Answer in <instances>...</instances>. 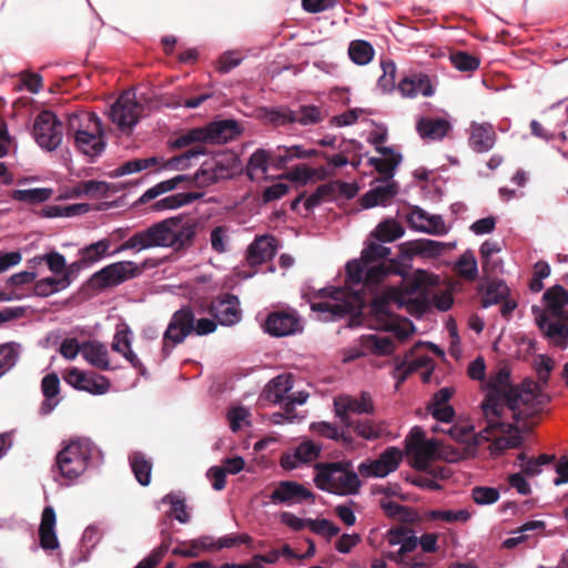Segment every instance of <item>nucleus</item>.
I'll use <instances>...</instances> for the list:
<instances>
[{
  "label": "nucleus",
  "instance_id": "nucleus-1",
  "mask_svg": "<svg viewBox=\"0 0 568 568\" xmlns=\"http://www.w3.org/2000/svg\"><path fill=\"white\" fill-rule=\"evenodd\" d=\"M390 248L381 243H369L358 260L349 261L344 287L321 291L324 301L313 303L311 308L322 321H335L346 314L359 312L365 305V293H373L386 276L397 274V264L388 258Z\"/></svg>",
  "mask_w": 568,
  "mask_h": 568
},
{
  "label": "nucleus",
  "instance_id": "nucleus-2",
  "mask_svg": "<svg viewBox=\"0 0 568 568\" xmlns=\"http://www.w3.org/2000/svg\"><path fill=\"white\" fill-rule=\"evenodd\" d=\"M548 402V395L532 381L501 387L499 371V453L504 449L519 448L524 443L521 428L507 423L506 419L511 418L516 423L525 420L541 412Z\"/></svg>",
  "mask_w": 568,
  "mask_h": 568
},
{
  "label": "nucleus",
  "instance_id": "nucleus-3",
  "mask_svg": "<svg viewBox=\"0 0 568 568\" xmlns=\"http://www.w3.org/2000/svg\"><path fill=\"white\" fill-rule=\"evenodd\" d=\"M197 226V220L194 217L172 216L134 233L119 246L116 252L128 250L141 252L152 247H170L175 252L183 251L192 246Z\"/></svg>",
  "mask_w": 568,
  "mask_h": 568
},
{
  "label": "nucleus",
  "instance_id": "nucleus-4",
  "mask_svg": "<svg viewBox=\"0 0 568 568\" xmlns=\"http://www.w3.org/2000/svg\"><path fill=\"white\" fill-rule=\"evenodd\" d=\"M239 170V161L234 153L224 152L205 160L196 173L191 178L179 174L170 180L162 181L148 189L139 199V203L145 204L158 196L178 187L184 181L193 182L200 187L209 186L220 180L233 176Z\"/></svg>",
  "mask_w": 568,
  "mask_h": 568
},
{
  "label": "nucleus",
  "instance_id": "nucleus-5",
  "mask_svg": "<svg viewBox=\"0 0 568 568\" xmlns=\"http://www.w3.org/2000/svg\"><path fill=\"white\" fill-rule=\"evenodd\" d=\"M408 301L407 293L396 285H387L371 305L366 320L367 325L377 331L392 333L398 342H404L414 332L412 321L402 318L393 313V307H403Z\"/></svg>",
  "mask_w": 568,
  "mask_h": 568
},
{
  "label": "nucleus",
  "instance_id": "nucleus-6",
  "mask_svg": "<svg viewBox=\"0 0 568 568\" xmlns=\"http://www.w3.org/2000/svg\"><path fill=\"white\" fill-rule=\"evenodd\" d=\"M429 414L437 422L436 425L432 426L433 433H443L457 443L466 444L473 440L476 446H479L483 443H489L488 448L491 455L497 450V426L494 427V430L491 429L486 432V423L480 418V422L485 424V426L477 435H474L473 426L465 424H452L455 418V410L453 406L435 408V412Z\"/></svg>",
  "mask_w": 568,
  "mask_h": 568
},
{
  "label": "nucleus",
  "instance_id": "nucleus-7",
  "mask_svg": "<svg viewBox=\"0 0 568 568\" xmlns=\"http://www.w3.org/2000/svg\"><path fill=\"white\" fill-rule=\"evenodd\" d=\"M384 542L388 547H398L396 550H385L384 556L403 568H432L434 564L425 554L412 555L418 546V538L407 528L389 529L384 536Z\"/></svg>",
  "mask_w": 568,
  "mask_h": 568
},
{
  "label": "nucleus",
  "instance_id": "nucleus-8",
  "mask_svg": "<svg viewBox=\"0 0 568 568\" xmlns=\"http://www.w3.org/2000/svg\"><path fill=\"white\" fill-rule=\"evenodd\" d=\"M314 481L320 489L336 495H353L361 487L358 474L348 460L317 464Z\"/></svg>",
  "mask_w": 568,
  "mask_h": 568
},
{
  "label": "nucleus",
  "instance_id": "nucleus-9",
  "mask_svg": "<svg viewBox=\"0 0 568 568\" xmlns=\"http://www.w3.org/2000/svg\"><path fill=\"white\" fill-rule=\"evenodd\" d=\"M101 460L102 453L88 438L71 440L57 456L60 474L68 479L80 477L90 465Z\"/></svg>",
  "mask_w": 568,
  "mask_h": 568
},
{
  "label": "nucleus",
  "instance_id": "nucleus-10",
  "mask_svg": "<svg viewBox=\"0 0 568 568\" xmlns=\"http://www.w3.org/2000/svg\"><path fill=\"white\" fill-rule=\"evenodd\" d=\"M216 328V323L210 318H200L195 322L194 313L190 307L176 311L163 335V351L169 354L171 348L182 343L192 332L196 335H207Z\"/></svg>",
  "mask_w": 568,
  "mask_h": 568
},
{
  "label": "nucleus",
  "instance_id": "nucleus-11",
  "mask_svg": "<svg viewBox=\"0 0 568 568\" xmlns=\"http://www.w3.org/2000/svg\"><path fill=\"white\" fill-rule=\"evenodd\" d=\"M486 366L481 357H477L468 366L470 378L480 381L484 399L480 403V417L486 423V432L497 426V373H490L485 381Z\"/></svg>",
  "mask_w": 568,
  "mask_h": 568
},
{
  "label": "nucleus",
  "instance_id": "nucleus-12",
  "mask_svg": "<svg viewBox=\"0 0 568 568\" xmlns=\"http://www.w3.org/2000/svg\"><path fill=\"white\" fill-rule=\"evenodd\" d=\"M32 135L41 149L54 151L62 143L63 124L53 112L44 110L33 121Z\"/></svg>",
  "mask_w": 568,
  "mask_h": 568
},
{
  "label": "nucleus",
  "instance_id": "nucleus-13",
  "mask_svg": "<svg viewBox=\"0 0 568 568\" xmlns=\"http://www.w3.org/2000/svg\"><path fill=\"white\" fill-rule=\"evenodd\" d=\"M442 442L437 438H426L424 429L419 426L412 428L405 439L406 452L414 458L417 468H426L439 455Z\"/></svg>",
  "mask_w": 568,
  "mask_h": 568
},
{
  "label": "nucleus",
  "instance_id": "nucleus-14",
  "mask_svg": "<svg viewBox=\"0 0 568 568\" xmlns=\"http://www.w3.org/2000/svg\"><path fill=\"white\" fill-rule=\"evenodd\" d=\"M143 105L131 90L123 92L110 106L109 119L121 130H132L141 119Z\"/></svg>",
  "mask_w": 568,
  "mask_h": 568
},
{
  "label": "nucleus",
  "instance_id": "nucleus-15",
  "mask_svg": "<svg viewBox=\"0 0 568 568\" xmlns=\"http://www.w3.org/2000/svg\"><path fill=\"white\" fill-rule=\"evenodd\" d=\"M425 347H430L434 352L440 354L439 348L432 343H417L415 346L405 355L403 359L396 361L393 376L397 382L398 387L409 374L418 371L422 367L429 368L432 371L433 364L432 358L422 353Z\"/></svg>",
  "mask_w": 568,
  "mask_h": 568
},
{
  "label": "nucleus",
  "instance_id": "nucleus-16",
  "mask_svg": "<svg viewBox=\"0 0 568 568\" xmlns=\"http://www.w3.org/2000/svg\"><path fill=\"white\" fill-rule=\"evenodd\" d=\"M334 409L344 426L349 427L353 423L351 414H373L375 407L371 394L363 392L358 396L339 395L335 397Z\"/></svg>",
  "mask_w": 568,
  "mask_h": 568
},
{
  "label": "nucleus",
  "instance_id": "nucleus-17",
  "mask_svg": "<svg viewBox=\"0 0 568 568\" xmlns=\"http://www.w3.org/2000/svg\"><path fill=\"white\" fill-rule=\"evenodd\" d=\"M322 118L321 109L315 105H302L297 110L277 108L267 112L268 121L275 125H285L288 123L310 125L321 122Z\"/></svg>",
  "mask_w": 568,
  "mask_h": 568
},
{
  "label": "nucleus",
  "instance_id": "nucleus-18",
  "mask_svg": "<svg viewBox=\"0 0 568 568\" xmlns=\"http://www.w3.org/2000/svg\"><path fill=\"white\" fill-rule=\"evenodd\" d=\"M403 459L402 450L397 447L386 448L378 458L367 459L359 464L358 474L363 477H386L395 471Z\"/></svg>",
  "mask_w": 568,
  "mask_h": 568
},
{
  "label": "nucleus",
  "instance_id": "nucleus-19",
  "mask_svg": "<svg viewBox=\"0 0 568 568\" xmlns=\"http://www.w3.org/2000/svg\"><path fill=\"white\" fill-rule=\"evenodd\" d=\"M63 379L71 387L92 395H103L110 389V381L105 376L83 372L77 367L67 369Z\"/></svg>",
  "mask_w": 568,
  "mask_h": 568
},
{
  "label": "nucleus",
  "instance_id": "nucleus-20",
  "mask_svg": "<svg viewBox=\"0 0 568 568\" xmlns=\"http://www.w3.org/2000/svg\"><path fill=\"white\" fill-rule=\"evenodd\" d=\"M264 329L270 335L282 337L301 332L303 326L295 312H273L267 316Z\"/></svg>",
  "mask_w": 568,
  "mask_h": 568
},
{
  "label": "nucleus",
  "instance_id": "nucleus-21",
  "mask_svg": "<svg viewBox=\"0 0 568 568\" xmlns=\"http://www.w3.org/2000/svg\"><path fill=\"white\" fill-rule=\"evenodd\" d=\"M407 222L412 229L432 235L439 236L448 232V227L440 215L429 214L420 207H414L409 212Z\"/></svg>",
  "mask_w": 568,
  "mask_h": 568
},
{
  "label": "nucleus",
  "instance_id": "nucleus-22",
  "mask_svg": "<svg viewBox=\"0 0 568 568\" xmlns=\"http://www.w3.org/2000/svg\"><path fill=\"white\" fill-rule=\"evenodd\" d=\"M322 450V446L313 440H303L294 450L283 454L281 466L285 469H295L302 464L315 460Z\"/></svg>",
  "mask_w": 568,
  "mask_h": 568
},
{
  "label": "nucleus",
  "instance_id": "nucleus-23",
  "mask_svg": "<svg viewBox=\"0 0 568 568\" xmlns=\"http://www.w3.org/2000/svg\"><path fill=\"white\" fill-rule=\"evenodd\" d=\"M133 341V333L126 324H120L116 326V332L112 342V349L121 354L132 367L138 369L141 374H144L145 367L132 351L131 345Z\"/></svg>",
  "mask_w": 568,
  "mask_h": 568
},
{
  "label": "nucleus",
  "instance_id": "nucleus-24",
  "mask_svg": "<svg viewBox=\"0 0 568 568\" xmlns=\"http://www.w3.org/2000/svg\"><path fill=\"white\" fill-rule=\"evenodd\" d=\"M312 497V494L303 485L295 481L284 480L272 491L270 499L273 504L294 505Z\"/></svg>",
  "mask_w": 568,
  "mask_h": 568
},
{
  "label": "nucleus",
  "instance_id": "nucleus-25",
  "mask_svg": "<svg viewBox=\"0 0 568 568\" xmlns=\"http://www.w3.org/2000/svg\"><path fill=\"white\" fill-rule=\"evenodd\" d=\"M538 326L546 334L549 342L565 349L568 345V320H556L547 314H540L536 318Z\"/></svg>",
  "mask_w": 568,
  "mask_h": 568
},
{
  "label": "nucleus",
  "instance_id": "nucleus-26",
  "mask_svg": "<svg viewBox=\"0 0 568 568\" xmlns=\"http://www.w3.org/2000/svg\"><path fill=\"white\" fill-rule=\"evenodd\" d=\"M136 265L131 261L112 263L97 272L94 277L104 285H118L136 274Z\"/></svg>",
  "mask_w": 568,
  "mask_h": 568
},
{
  "label": "nucleus",
  "instance_id": "nucleus-27",
  "mask_svg": "<svg viewBox=\"0 0 568 568\" xmlns=\"http://www.w3.org/2000/svg\"><path fill=\"white\" fill-rule=\"evenodd\" d=\"M277 251V241L272 235H260L250 244L246 251V261L256 266L271 260Z\"/></svg>",
  "mask_w": 568,
  "mask_h": 568
},
{
  "label": "nucleus",
  "instance_id": "nucleus-28",
  "mask_svg": "<svg viewBox=\"0 0 568 568\" xmlns=\"http://www.w3.org/2000/svg\"><path fill=\"white\" fill-rule=\"evenodd\" d=\"M452 129L449 120L445 116H420L416 122V130L423 140L440 141Z\"/></svg>",
  "mask_w": 568,
  "mask_h": 568
},
{
  "label": "nucleus",
  "instance_id": "nucleus-29",
  "mask_svg": "<svg viewBox=\"0 0 568 568\" xmlns=\"http://www.w3.org/2000/svg\"><path fill=\"white\" fill-rule=\"evenodd\" d=\"M101 129V120L94 113L81 111L68 116L67 134L73 139L82 135V133L100 132Z\"/></svg>",
  "mask_w": 568,
  "mask_h": 568
},
{
  "label": "nucleus",
  "instance_id": "nucleus-30",
  "mask_svg": "<svg viewBox=\"0 0 568 568\" xmlns=\"http://www.w3.org/2000/svg\"><path fill=\"white\" fill-rule=\"evenodd\" d=\"M316 153L314 149H305L303 145H277L271 150V166L283 169L291 162L307 159Z\"/></svg>",
  "mask_w": 568,
  "mask_h": 568
},
{
  "label": "nucleus",
  "instance_id": "nucleus-31",
  "mask_svg": "<svg viewBox=\"0 0 568 568\" xmlns=\"http://www.w3.org/2000/svg\"><path fill=\"white\" fill-rule=\"evenodd\" d=\"M205 143L223 144L234 140L240 134V128L234 120L214 121L204 126Z\"/></svg>",
  "mask_w": 568,
  "mask_h": 568
},
{
  "label": "nucleus",
  "instance_id": "nucleus-32",
  "mask_svg": "<svg viewBox=\"0 0 568 568\" xmlns=\"http://www.w3.org/2000/svg\"><path fill=\"white\" fill-rule=\"evenodd\" d=\"M546 310L542 314L556 320H568V312L565 306L568 305V291L561 285H555L544 293Z\"/></svg>",
  "mask_w": 568,
  "mask_h": 568
},
{
  "label": "nucleus",
  "instance_id": "nucleus-33",
  "mask_svg": "<svg viewBox=\"0 0 568 568\" xmlns=\"http://www.w3.org/2000/svg\"><path fill=\"white\" fill-rule=\"evenodd\" d=\"M291 374H282L271 379L264 387L262 396L273 404H285L287 393L293 388Z\"/></svg>",
  "mask_w": 568,
  "mask_h": 568
},
{
  "label": "nucleus",
  "instance_id": "nucleus-34",
  "mask_svg": "<svg viewBox=\"0 0 568 568\" xmlns=\"http://www.w3.org/2000/svg\"><path fill=\"white\" fill-rule=\"evenodd\" d=\"M398 91L403 98L409 99L416 98L419 94L424 97H432L434 94L429 78L422 73L402 79L398 83Z\"/></svg>",
  "mask_w": 568,
  "mask_h": 568
},
{
  "label": "nucleus",
  "instance_id": "nucleus-35",
  "mask_svg": "<svg viewBox=\"0 0 568 568\" xmlns=\"http://www.w3.org/2000/svg\"><path fill=\"white\" fill-rule=\"evenodd\" d=\"M213 313L221 325L230 326L241 320L240 303L236 296L226 294L213 305Z\"/></svg>",
  "mask_w": 568,
  "mask_h": 568
},
{
  "label": "nucleus",
  "instance_id": "nucleus-36",
  "mask_svg": "<svg viewBox=\"0 0 568 568\" xmlns=\"http://www.w3.org/2000/svg\"><path fill=\"white\" fill-rule=\"evenodd\" d=\"M55 511L53 507L47 506L41 516V524L39 528L40 545L45 550H54L59 547L58 537L55 534Z\"/></svg>",
  "mask_w": 568,
  "mask_h": 568
},
{
  "label": "nucleus",
  "instance_id": "nucleus-37",
  "mask_svg": "<svg viewBox=\"0 0 568 568\" xmlns=\"http://www.w3.org/2000/svg\"><path fill=\"white\" fill-rule=\"evenodd\" d=\"M359 343L363 355L386 356L392 354L396 347L393 337L384 334L363 335Z\"/></svg>",
  "mask_w": 568,
  "mask_h": 568
},
{
  "label": "nucleus",
  "instance_id": "nucleus-38",
  "mask_svg": "<svg viewBox=\"0 0 568 568\" xmlns=\"http://www.w3.org/2000/svg\"><path fill=\"white\" fill-rule=\"evenodd\" d=\"M397 193L396 184L386 180L379 185L373 187L361 199V205L364 209H371L377 205H386Z\"/></svg>",
  "mask_w": 568,
  "mask_h": 568
},
{
  "label": "nucleus",
  "instance_id": "nucleus-39",
  "mask_svg": "<svg viewBox=\"0 0 568 568\" xmlns=\"http://www.w3.org/2000/svg\"><path fill=\"white\" fill-rule=\"evenodd\" d=\"M455 246L454 243H444L434 240H417L402 245L408 255L438 256Z\"/></svg>",
  "mask_w": 568,
  "mask_h": 568
},
{
  "label": "nucleus",
  "instance_id": "nucleus-40",
  "mask_svg": "<svg viewBox=\"0 0 568 568\" xmlns=\"http://www.w3.org/2000/svg\"><path fill=\"white\" fill-rule=\"evenodd\" d=\"M348 428H353L356 435L366 440L392 437V433L388 430L386 422H375L372 419L357 420L352 423Z\"/></svg>",
  "mask_w": 568,
  "mask_h": 568
},
{
  "label": "nucleus",
  "instance_id": "nucleus-41",
  "mask_svg": "<svg viewBox=\"0 0 568 568\" xmlns=\"http://www.w3.org/2000/svg\"><path fill=\"white\" fill-rule=\"evenodd\" d=\"M73 142L77 150L89 158L100 155L105 148L102 129L100 132L82 133L74 138Z\"/></svg>",
  "mask_w": 568,
  "mask_h": 568
},
{
  "label": "nucleus",
  "instance_id": "nucleus-42",
  "mask_svg": "<svg viewBox=\"0 0 568 568\" xmlns=\"http://www.w3.org/2000/svg\"><path fill=\"white\" fill-rule=\"evenodd\" d=\"M41 389L44 396V400L41 405V413L43 415L50 414L59 404L58 397L60 393V379L55 373L48 374L43 377L41 383Z\"/></svg>",
  "mask_w": 568,
  "mask_h": 568
},
{
  "label": "nucleus",
  "instance_id": "nucleus-43",
  "mask_svg": "<svg viewBox=\"0 0 568 568\" xmlns=\"http://www.w3.org/2000/svg\"><path fill=\"white\" fill-rule=\"evenodd\" d=\"M110 239H102L100 241L91 243L80 251L81 262L85 265H91L106 256H113L120 253L116 252L119 250V246L113 251H110Z\"/></svg>",
  "mask_w": 568,
  "mask_h": 568
},
{
  "label": "nucleus",
  "instance_id": "nucleus-44",
  "mask_svg": "<svg viewBox=\"0 0 568 568\" xmlns=\"http://www.w3.org/2000/svg\"><path fill=\"white\" fill-rule=\"evenodd\" d=\"M469 143L477 152H486L491 149L495 143L494 126L487 123H473Z\"/></svg>",
  "mask_w": 568,
  "mask_h": 568
},
{
  "label": "nucleus",
  "instance_id": "nucleus-45",
  "mask_svg": "<svg viewBox=\"0 0 568 568\" xmlns=\"http://www.w3.org/2000/svg\"><path fill=\"white\" fill-rule=\"evenodd\" d=\"M82 356L90 365L99 369H110L108 349L100 342L90 341L82 343Z\"/></svg>",
  "mask_w": 568,
  "mask_h": 568
},
{
  "label": "nucleus",
  "instance_id": "nucleus-46",
  "mask_svg": "<svg viewBox=\"0 0 568 568\" xmlns=\"http://www.w3.org/2000/svg\"><path fill=\"white\" fill-rule=\"evenodd\" d=\"M310 428L314 434L338 442L346 448L354 447L353 437L343 429H339L335 424L328 422H318L311 424Z\"/></svg>",
  "mask_w": 568,
  "mask_h": 568
},
{
  "label": "nucleus",
  "instance_id": "nucleus-47",
  "mask_svg": "<svg viewBox=\"0 0 568 568\" xmlns=\"http://www.w3.org/2000/svg\"><path fill=\"white\" fill-rule=\"evenodd\" d=\"M72 277L69 274L49 276L36 282L33 291L38 296H50L70 286Z\"/></svg>",
  "mask_w": 568,
  "mask_h": 568
},
{
  "label": "nucleus",
  "instance_id": "nucleus-48",
  "mask_svg": "<svg viewBox=\"0 0 568 568\" xmlns=\"http://www.w3.org/2000/svg\"><path fill=\"white\" fill-rule=\"evenodd\" d=\"M268 165H271V150L257 149L250 156L246 173L251 180L263 179Z\"/></svg>",
  "mask_w": 568,
  "mask_h": 568
},
{
  "label": "nucleus",
  "instance_id": "nucleus-49",
  "mask_svg": "<svg viewBox=\"0 0 568 568\" xmlns=\"http://www.w3.org/2000/svg\"><path fill=\"white\" fill-rule=\"evenodd\" d=\"M205 153V149L197 145L178 156H173L166 161L161 159L160 166L162 170H178L183 171L192 165V161Z\"/></svg>",
  "mask_w": 568,
  "mask_h": 568
},
{
  "label": "nucleus",
  "instance_id": "nucleus-50",
  "mask_svg": "<svg viewBox=\"0 0 568 568\" xmlns=\"http://www.w3.org/2000/svg\"><path fill=\"white\" fill-rule=\"evenodd\" d=\"M131 469L142 486L151 481L152 462L143 453L134 452L129 456Z\"/></svg>",
  "mask_w": 568,
  "mask_h": 568
},
{
  "label": "nucleus",
  "instance_id": "nucleus-51",
  "mask_svg": "<svg viewBox=\"0 0 568 568\" xmlns=\"http://www.w3.org/2000/svg\"><path fill=\"white\" fill-rule=\"evenodd\" d=\"M200 197L199 193L183 192L165 196L152 205L153 211L161 212L166 210H175L184 205H189Z\"/></svg>",
  "mask_w": 568,
  "mask_h": 568
},
{
  "label": "nucleus",
  "instance_id": "nucleus-52",
  "mask_svg": "<svg viewBox=\"0 0 568 568\" xmlns=\"http://www.w3.org/2000/svg\"><path fill=\"white\" fill-rule=\"evenodd\" d=\"M375 54L373 45L365 40H353L348 45L349 59L358 65L368 64Z\"/></svg>",
  "mask_w": 568,
  "mask_h": 568
},
{
  "label": "nucleus",
  "instance_id": "nucleus-53",
  "mask_svg": "<svg viewBox=\"0 0 568 568\" xmlns=\"http://www.w3.org/2000/svg\"><path fill=\"white\" fill-rule=\"evenodd\" d=\"M161 162V158L151 156L146 159H133L128 162H124L120 166L114 170L113 176H123L132 173H138L144 171L151 166L159 165Z\"/></svg>",
  "mask_w": 568,
  "mask_h": 568
},
{
  "label": "nucleus",
  "instance_id": "nucleus-54",
  "mask_svg": "<svg viewBox=\"0 0 568 568\" xmlns=\"http://www.w3.org/2000/svg\"><path fill=\"white\" fill-rule=\"evenodd\" d=\"M426 517L432 520H442L445 523H467L471 518V513L466 509H433L426 513Z\"/></svg>",
  "mask_w": 568,
  "mask_h": 568
},
{
  "label": "nucleus",
  "instance_id": "nucleus-55",
  "mask_svg": "<svg viewBox=\"0 0 568 568\" xmlns=\"http://www.w3.org/2000/svg\"><path fill=\"white\" fill-rule=\"evenodd\" d=\"M403 226L395 220L379 223L372 233L381 242H393L404 235Z\"/></svg>",
  "mask_w": 568,
  "mask_h": 568
},
{
  "label": "nucleus",
  "instance_id": "nucleus-56",
  "mask_svg": "<svg viewBox=\"0 0 568 568\" xmlns=\"http://www.w3.org/2000/svg\"><path fill=\"white\" fill-rule=\"evenodd\" d=\"M20 352L21 346L17 343L11 342L0 345V371H2V374L16 366Z\"/></svg>",
  "mask_w": 568,
  "mask_h": 568
},
{
  "label": "nucleus",
  "instance_id": "nucleus-57",
  "mask_svg": "<svg viewBox=\"0 0 568 568\" xmlns=\"http://www.w3.org/2000/svg\"><path fill=\"white\" fill-rule=\"evenodd\" d=\"M544 527H545V524L541 520L527 521L523 526H520L519 528L514 530L513 534L515 536L505 539L503 541L501 546L507 549L515 548L516 546H518L519 544L524 542L527 539L528 531L541 529Z\"/></svg>",
  "mask_w": 568,
  "mask_h": 568
},
{
  "label": "nucleus",
  "instance_id": "nucleus-58",
  "mask_svg": "<svg viewBox=\"0 0 568 568\" xmlns=\"http://www.w3.org/2000/svg\"><path fill=\"white\" fill-rule=\"evenodd\" d=\"M53 191L48 187H36L28 190H16L13 191L12 197L17 201L27 203H42L49 200Z\"/></svg>",
  "mask_w": 568,
  "mask_h": 568
},
{
  "label": "nucleus",
  "instance_id": "nucleus-59",
  "mask_svg": "<svg viewBox=\"0 0 568 568\" xmlns=\"http://www.w3.org/2000/svg\"><path fill=\"white\" fill-rule=\"evenodd\" d=\"M383 74L378 78L377 87L384 92L389 93L395 90L396 64L387 59L381 61Z\"/></svg>",
  "mask_w": 568,
  "mask_h": 568
},
{
  "label": "nucleus",
  "instance_id": "nucleus-60",
  "mask_svg": "<svg viewBox=\"0 0 568 568\" xmlns=\"http://www.w3.org/2000/svg\"><path fill=\"white\" fill-rule=\"evenodd\" d=\"M324 190H329V196L332 201L339 199H353L358 192V187L355 183H347L342 181H331L325 183Z\"/></svg>",
  "mask_w": 568,
  "mask_h": 568
},
{
  "label": "nucleus",
  "instance_id": "nucleus-61",
  "mask_svg": "<svg viewBox=\"0 0 568 568\" xmlns=\"http://www.w3.org/2000/svg\"><path fill=\"white\" fill-rule=\"evenodd\" d=\"M210 244L217 254L227 252L230 246V227L226 225L213 227L210 234Z\"/></svg>",
  "mask_w": 568,
  "mask_h": 568
},
{
  "label": "nucleus",
  "instance_id": "nucleus-62",
  "mask_svg": "<svg viewBox=\"0 0 568 568\" xmlns=\"http://www.w3.org/2000/svg\"><path fill=\"white\" fill-rule=\"evenodd\" d=\"M163 504H170V515L173 516L178 521L185 524L190 520V516L186 510L184 498L179 494H168L162 498Z\"/></svg>",
  "mask_w": 568,
  "mask_h": 568
},
{
  "label": "nucleus",
  "instance_id": "nucleus-63",
  "mask_svg": "<svg viewBox=\"0 0 568 568\" xmlns=\"http://www.w3.org/2000/svg\"><path fill=\"white\" fill-rule=\"evenodd\" d=\"M455 271L467 280H475L477 276V261L470 251H466L455 263Z\"/></svg>",
  "mask_w": 568,
  "mask_h": 568
},
{
  "label": "nucleus",
  "instance_id": "nucleus-64",
  "mask_svg": "<svg viewBox=\"0 0 568 568\" xmlns=\"http://www.w3.org/2000/svg\"><path fill=\"white\" fill-rule=\"evenodd\" d=\"M497 253V243L494 241H486L480 246V262L483 271L488 275H494L497 263L494 255Z\"/></svg>",
  "mask_w": 568,
  "mask_h": 568
}]
</instances>
